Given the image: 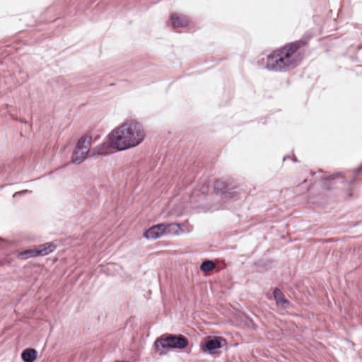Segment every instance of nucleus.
<instances>
[{"label":"nucleus","instance_id":"nucleus-1","mask_svg":"<svg viewBox=\"0 0 362 362\" xmlns=\"http://www.w3.org/2000/svg\"><path fill=\"white\" fill-rule=\"evenodd\" d=\"M146 138L144 125L138 119L127 118L113 128L100 144L95 146L93 156H107L140 146Z\"/></svg>","mask_w":362,"mask_h":362},{"label":"nucleus","instance_id":"nucleus-2","mask_svg":"<svg viewBox=\"0 0 362 362\" xmlns=\"http://www.w3.org/2000/svg\"><path fill=\"white\" fill-rule=\"evenodd\" d=\"M294 64V45L286 44L283 47L273 51L269 54L264 63V67L272 71H288Z\"/></svg>","mask_w":362,"mask_h":362},{"label":"nucleus","instance_id":"nucleus-3","mask_svg":"<svg viewBox=\"0 0 362 362\" xmlns=\"http://www.w3.org/2000/svg\"><path fill=\"white\" fill-rule=\"evenodd\" d=\"M92 142L93 134L90 132L85 133L78 139L71 157L73 163L81 164L87 158Z\"/></svg>","mask_w":362,"mask_h":362},{"label":"nucleus","instance_id":"nucleus-4","mask_svg":"<svg viewBox=\"0 0 362 362\" xmlns=\"http://www.w3.org/2000/svg\"><path fill=\"white\" fill-rule=\"evenodd\" d=\"M188 339L182 335H168L157 339L154 343L156 351L162 354V349H183L187 346Z\"/></svg>","mask_w":362,"mask_h":362},{"label":"nucleus","instance_id":"nucleus-5","mask_svg":"<svg viewBox=\"0 0 362 362\" xmlns=\"http://www.w3.org/2000/svg\"><path fill=\"white\" fill-rule=\"evenodd\" d=\"M225 343V340L221 337L209 336L204 339L201 345L203 352L214 354Z\"/></svg>","mask_w":362,"mask_h":362},{"label":"nucleus","instance_id":"nucleus-6","mask_svg":"<svg viewBox=\"0 0 362 362\" xmlns=\"http://www.w3.org/2000/svg\"><path fill=\"white\" fill-rule=\"evenodd\" d=\"M165 235V223L154 225L144 233V237L147 240H156Z\"/></svg>","mask_w":362,"mask_h":362},{"label":"nucleus","instance_id":"nucleus-7","mask_svg":"<svg viewBox=\"0 0 362 362\" xmlns=\"http://www.w3.org/2000/svg\"><path fill=\"white\" fill-rule=\"evenodd\" d=\"M185 213V208L182 202L173 203L169 206L165 217H179Z\"/></svg>","mask_w":362,"mask_h":362},{"label":"nucleus","instance_id":"nucleus-8","mask_svg":"<svg viewBox=\"0 0 362 362\" xmlns=\"http://www.w3.org/2000/svg\"><path fill=\"white\" fill-rule=\"evenodd\" d=\"M171 23L173 28H183L187 26L189 23V18L182 14L174 13L170 17Z\"/></svg>","mask_w":362,"mask_h":362},{"label":"nucleus","instance_id":"nucleus-9","mask_svg":"<svg viewBox=\"0 0 362 362\" xmlns=\"http://www.w3.org/2000/svg\"><path fill=\"white\" fill-rule=\"evenodd\" d=\"M274 298L276 305L281 308H287L289 306V302L285 297L283 292L279 288H274L273 291Z\"/></svg>","mask_w":362,"mask_h":362},{"label":"nucleus","instance_id":"nucleus-10","mask_svg":"<svg viewBox=\"0 0 362 362\" xmlns=\"http://www.w3.org/2000/svg\"><path fill=\"white\" fill-rule=\"evenodd\" d=\"M21 358L25 362H34L37 358V351L33 349H27L22 352Z\"/></svg>","mask_w":362,"mask_h":362},{"label":"nucleus","instance_id":"nucleus-11","mask_svg":"<svg viewBox=\"0 0 362 362\" xmlns=\"http://www.w3.org/2000/svg\"><path fill=\"white\" fill-rule=\"evenodd\" d=\"M55 249V246L51 243H47L37 248L38 255H47Z\"/></svg>","mask_w":362,"mask_h":362},{"label":"nucleus","instance_id":"nucleus-12","mask_svg":"<svg viewBox=\"0 0 362 362\" xmlns=\"http://www.w3.org/2000/svg\"><path fill=\"white\" fill-rule=\"evenodd\" d=\"M180 226L177 223H170L165 224V234H170L173 235H180Z\"/></svg>","mask_w":362,"mask_h":362},{"label":"nucleus","instance_id":"nucleus-13","mask_svg":"<svg viewBox=\"0 0 362 362\" xmlns=\"http://www.w3.org/2000/svg\"><path fill=\"white\" fill-rule=\"evenodd\" d=\"M38 255L37 249H30L20 252L18 255V258L25 259L29 257H36Z\"/></svg>","mask_w":362,"mask_h":362},{"label":"nucleus","instance_id":"nucleus-14","mask_svg":"<svg viewBox=\"0 0 362 362\" xmlns=\"http://www.w3.org/2000/svg\"><path fill=\"white\" fill-rule=\"evenodd\" d=\"M216 267V264L211 260L204 262L201 266L200 269L204 272H209L212 271Z\"/></svg>","mask_w":362,"mask_h":362},{"label":"nucleus","instance_id":"nucleus-15","mask_svg":"<svg viewBox=\"0 0 362 362\" xmlns=\"http://www.w3.org/2000/svg\"><path fill=\"white\" fill-rule=\"evenodd\" d=\"M178 226H180V234L184 233H188L193 230V227L187 221L178 223Z\"/></svg>","mask_w":362,"mask_h":362},{"label":"nucleus","instance_id":"nucleus-16","mask_svg":"<svg viewBox=\"0 0 362 362\" xmlns=\"http://www.w3.org/2000/svg\"><path fill=\"white\" fill-rule=\"evenodd\" d=\"M31 192L29 191V190H23V191H21V192H18L16 193H15L13 194V198L14 199H18V197L21 195H23V194H28V193H30Z\"/></svg>","mask_w":362,"mask_h":362},{"label":"nucleus","instance_id":"nucleus-17","mask_svg":"<svg viewBox=\"0 0 362 362\" xmlns=\"http://www.w3.org/2000/svg\"><path fill=\"white\" fill-rule=\"evenodd\" d=\"M268 298H271V297L269 296V293L267 295Z\"/></svg>","mask_w":362,"mask_h":362}]
</instances>
